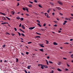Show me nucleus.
<instances>
[{
  "mask_svg": "<svg viewBox=\"0 0 73 73\" xmlns=\"http://www.w3.org/2000/svg\"><path fill=\"white\" fill-rule=\"evenodd\" d=\"M40 51H41L42 52H44L43 51V49L42 48V49H40Z\"/></svg>",
  "mask_w": 73,
  "mask_h": 73,
  "instance_id": "nucleus-19",
  "label": "nucleus"
},
{
  "mask_svg": "<svg viewBox=\"0 0 73 73\" xmlns=\"http://www.w3.org/2000/svg\"><path fill=\"white\" fill-rule=\"evenodd\" d=\"M34 28H35V27H30L29 28V29H30L31 30H32V29H33Z\"/></svg>",
  "mask_w": 73,
  "mask_h": 73,
  "instance_id": "nucleus-3",
  "label": "nucleus"
},
{
  "mask_svg": "<svg viewBox=\"0 0 73 73\" xmlns=\"http://www.w3.org/2000/svg\"><path fill=\"white\" fill-rule=\"evenodd\" d=\"M34 2H35V3H37V1H36V0H34Z\"/></svg>",
  "mask_w": 73,
  "mask_h": 73,
  "instance_id": "nucleus-45",
  "label": "nucleus"
},
{
  "mask_svg": "<svg viewBox=\"0 0 73 73\" xmlns=\"http://www.w3.org/2000/svg\"><path fill=\"white\" fill-rule=\"evenodd\" d=\"M43 44H40V46L41 47H44V46L43 45Z\"/></svg>",
  "mask_w": 73,
  "mask_h": 73,
  "instance_id": "nucleus-10",
  "label": "nucleus"
},
{
  "mask_svg": "<svg viewBox=\"0 0 73 73\" xmlns=\"http://www.w3.org/2000/svg\"><path fill=\"white\" fill-rule=\"evenodd\" d=\"M44 68H47L48 66H44Z\"/></svg>",
  "mask_w": 73,
  "mask_h": 73,
  "instance_id": "nucleus-20",
  "label": "nucleus"
},
{
  "mask_svg": "<svg viewBox=\"0 0 73 73\" xmlns=\"http://www.w3.org/2000/svg\"><path fill=\"white\" fill-rule=\"evenodd\" d=\"M31 43H32V42H28L27 44H31Z\"/></svg>",
  "mask_w": 73,
  "mask_h": 73,
  "instance_id": "nucleus-27",
  "label": "nucleus"
},
{
  "mask_svg": "<svg viewBox=\"0 0 73 73\" xmlns=\"http://www.w3.org/2000/svg\"><path fill=\"white\" fill-rule=\"evenodd\" d=\"M2 19H3V20H4L5 19V17H2Z\"/></svg>",
  "mask_w": 73,
  "mask_h": 73,
  "instance_id": "nucleus-32",
  "label": "nucleus"
},
{
  "mask_svg": "<svg viewBox=\"0 0 73 73\" xmlns=\"http://www.w3.org/2000/svg\"><path fill=\"white\" fill-rule=\"evenodd\" d=\"M46 63H47V65H48V60H46Z\"/></svg>",
  "mask_w": 73,
  "mask_h": 73,
  "instance_id": "nucleus-21",
  "label": "nucleus"
},
{
  "mask_svg": "<svg viewBox=\"0 0 73 73\" xmlns=\"http://www.w3.org/2000/svg\"><path fill=\"white\" fill-rule=\"evenodd\" d=\"M16 62H19V59L17 58H16Z\"/></svg>",
  "mask_w": 73,
  "mask_h": 73,
  "instance_id": "nucleus-9",
  "label": "nucleus"
},
{
  "mask_svg": "<svg viewBox=\"0 0 73 73\" xmlns=\"http://www.w3.org/2000/svg\"><path fill=\"white\" fill-rule=\"evenodd\" d=\"M46 24L45 23H44V24L43 25V26H46Z\"/></svg>",
  "mask_w": 73,
  "mask_h": 73,
  "instance_id": "nucleus-43",
  "label": "nucleus"
},
{
  "mask_svg": "<svg viewBox=\"0 0 73 73\" xmlns=\"http://www.w3.org/2000/svg\"><path fill=\"white\" fill-rule=\"evenodd\" d=\"M31 67V66L29 65L27 66V69H30V68Z\"/></svg>",
  "mask_w": 73,
  "mask_h": 73,
  "instance_id": "nucleus-6",
  "label": "nucleus"
},
{
  "mask_svg": "<svg viewBox=\"0 0 73 73\" xmlns=\"http://www.w3.org/2000/svg\"><path fill=\"white\" fill-rule=\"evenodd\" d=\"M38 35V34H37V38H38V37H39V38H40V36H37Z\"/></svg>",
  "mask_w": 73,
  "mask_h": 73,
  "instance_id": "nucleus-48",
  "label": "nucleus"
},
{
  "mask_svg": "<svg viewBox=\"0 0 73 73\" xmlns=\"http://www.w3.org/2000/svg\"><path fill=\"white\" fill-rule=\"evenodd\" d=\"M61 64V62H58V65H60Z\"/></svg>",
  "mask_w": 73,
  "mask_h": 73,
  "instance_id": "nucleus-16",
  "label": "nucleus"
},
{
  "mask_svg": "<svg viewBox=\"0 0 73 73\" xmlns=\"http://www.w3.org/2000/svg\"><path fill=\"white\" fill-rule=\"evenodd\" d=\"M28 6L29 7H32V5L31 4L29 5H28Z\"/></svg>",
  "mask_w": 73,
  "mask_h": 73,
  "instance_id": "nucleus-14",
  "label": "nucleus"
},
{
  "mask_svg": "<svg viewBox=\"0 0 73 73\" xmlns=\"http://www.w3.org/2000/svg\"><path fill=\"white\" fill-rule=\"evenodd\" d=\"M66 71H69L68 69H67V68L66 69Z\"/></svg>",
  "mask_w": 73,
  "mask_h": 73,
  "instance_id": "nucleus-54",
  "label": "nucleus"
},
{
  "mask_svg": "<svg viewBox=\"0 0 73 73\" xmlns=\"http://www.w3.org/2000/svg\"><path fill=\"white\" fill-rule=\"evenodd\" d=\"M46 43L47 44H48V42H49L47 40H46Z\"/></svg>",
  "mask_w": 73,
  "mask_h": 73,
  "instance_id": "nucleus-30",
  "label": "nucleus"
},
{
  "mask_svg": "<svg viewBox=\"0 0 73 73\" xmlns=\"http://www.w3.org/2000/svg\"><path fill=\"white\" fill-rule=\"evenodd\" d=\"M57 70H58V71H60V72L61 71H61V70L60 69V68H58Z\"/></svg>",
  "mask_w": 73,
  "mask_h": 73,
  "instance_id": "nucleus-12",
  "label": "nucleus"
},
{
  "mask_svg": "<svg viewBox=\"0 0 73 73\" xmlns=\"http://www.w3.org/2000/svg\"><path fill=\"white\" fill-rule=\"evenodd\" d=\"M37 25L39 26V27H42V25H40V24H39L38 23Z\"/></svg>",
  "mask_w": 73,
  "mask_h": 73,
  "instance_id": "nucleus-15",
  "label": "nucleus"
},
{
  "mask_svg": "<svg viewBox=\"0 0 73 73\" xmlns=\"http://www.w3.org/2000/svg\"><path fill=\"white\" fill-rule=\"evenodd\" d=\"M49 63H51V64H53V62H51V61H49Z\"/></svg>",
  "mask_w": 73,
  "mask_h": 73,
  "instance_id": "nucleus-41",
  "label": "nucleus"
},
{
  "mask_svg": "<svg viewBox=\"0 0 73 73\" xmlns=\"http://www.w3.org/2000/svg\"><path fill=\"white\" fill-rule=\"evenodd\" d=\"M60 15H63L62 13H60Z\"/></svg>",
  "mask_w": 73,
  "mask_h": 73,
  "instance_id": "nucleus-63",
  "label": "nucleus"
},
{
  "mask_svg": "<svg viewBox=\"0 0 73 73\" xmlns=\"http://www.w3.org/2000/svg\"><path fill=\"white\" fill-rule=\"evenodd\" d=\"M6 34L7 35H10V34H9V33H7Z\"/></svg>",
  "mask_w": 73,
  "mask_h": 73,
  "instance_id": "nucleus-50",
  "label": "nucleus"
},
{
  "mask_svg": "<svg viewBox=\"0 0 73 73\" xmlns=\"http://www.w3.org/2000/svg\"><path fill=\"white\" fill-rule=\"evenodd\" d=\"M64 44H69V42H65Z\"/></svg>",
  "mask_w": 73,
  "mask_h": 73,
  "instance_id": "nucleus-46",
  "label": "nucleus"
},
{
  "mask_svg": "<svg viewBox=\"0 0 73 73\" xmlns=\"http://www.w3.org/2000/svg\"><path fill=\"white\" fill-rule=\"evenodd\" d=\"M18 35L19 36H21V34L19 32H18Z\"/></svg>",
  "mask_w": 73,
  "mask_h": 73,
  "instance_id": "nucleus-29",
  "label": "nucleus"
},
{
  "mask_svg": "<svg viewBox=\"0 0 73 73\" xmlns=\"http://www.w3.org/2000/svg\"><path fill=\"white\" fill-rule=\"evenodd\" d=\"M19 3H18L17 4V6H19Z\"/></svg>",
  "mask_w": 73,
  "mask_h": 73,
  "instance_id": "nucleus-51",
  "label": "nucleus"
},
{
  "mask_svg": "<svg viewBox=\"0 0 73 73\" xmlns=\"http://www.w3.org/2000/svg\"><path fill=\"white\" fill-rule=\"evenodd\" d=\"M11 14H12V15H14V14H15L14 11H12L11 12Z\"/></svg>",
  "mask_w": 73,
  "mask_h": 73,
  "instance_id": "nucleus-7",
  "label": "nucleus"
},
{
  "mask_svg": "<svg viewBox=\"0 0 73 73\" xmlns=\"http://www.w3.org/2000/svg\"><path fill=\"white\" fill-rule=\"evenodd\" d=\"M2 15H4V16H5V14L3 13V14Z\"/></svg>",
  "mask_w": 73,
  "mask_h": 73,
  "instance_id": "nucleus-59",
  "label": "nucleus"
},
{
  "mask_svg": "<svg viewBox=\"0 0 73 73\" xmlns=\"http://www.w3.org/2000/svg\"><path fill=\"white\" fill-rule=\"evenodd\" d=\"M53 44H54V45H57L58 44V43H56V42H53Z\"/></svg>",
  "mask_w": 73,
  "mask_h": 73,
  "instance_id": "nucleus-13",
  "label": "nucleus"
},
{
  "mask_svg": "<svg viewBox=\"0 0 73 73\" xmlns=\"http://www.w3.org/2000/svg\"><path fill=\"white\" fill-rule=\"evenodd\" d=\"M40 65L41 66V67H40L41 68H42V69H44V65H43V64H39L38 66H40Z\"/></svg>",
  "mask_w": 73,
  "mask_h": 73,
  "instance_id": "nucleus-1",
  "label": "nucleus"
},
{
  "mask_svg": "<svg viewBox=\"0 0 73 73\" xmlns=\"http://www.w3.org/2000/svg\"><path fill=\"white\" fill-rule=\"evenodd\" d=\"M25 15H26V16H29V15L27 14H25Z\"/></svg>",
  "mask_w": 73,
  "mask_h": 73,
  "instance_id": "nucleus-33",
  "label": "nucleus"
},
{
  "mask_svg": "<svg viewBox=\"0 0 73 73\" xmlns=\"http://www.w3.org/2000/svg\"><path fill=\"white\" fill-rule=\"evenodd\" d=\"M5 17L7 18V20H10V19L8 17Z\"/></svg>",
  "mask_w": 73,
  "mask_h": 73,
  "instance_id": "nucleus-11",
  "label": "nucleus"
},
{
  "mask_svg": "<svg viewBox=\"0 0 73 73\" xmlns=\"http://www.w3.org/2000/svg\"><path fill=\"white\" fill-rule=\"evenodd\" d=\"M20 20L21 21H23L24 20V19L23 18H21Z\"/></svg>",
  "mask_w": 73,
  "mask_h": 73,
  "instance_id": "nucleus-17",
  "label": "nucleus"
},
{
  "mask_svg": "<svg viewBox=\"0 0 73 73\" xmlns=\"http://www.w3.org/2000/svg\"><path fill=\"white\" fill-rule=\"evenodd\" d=\"M37 34L38 35H41V33H37Z\"/></svg>",
  "mask_w": 73,
  "mask_h": 73,
  "instance_id": "nucleus-28",
  "label": "nucleus"
},
{
  "mask_svg": "<svg viewBox=\"0 0 73 73\" xmlns=\"http://www.w3.org/2000/svg\"><path fill=\"white\" fill-rule=\"evenodd\" d=\"M58 3L60 5H64V3L62 2H61V1H58Z\"/></svg>",
  "mask_w": 73,
  "mask_h": 73,
  "instance_id": "nucleus-2",
  "label": "nucleus"
},
{
  "mask_svg": "<svg viewBox=\"0 0 73 73\" xmlns=\"http://www.w3.org/2000/svg\"><path fill=\"white\" fill-rule=\"evenodd\" d=\"M50 4H51V5H54V4L52 2L50 3Z\"/></svg>",
  "mask_w": 73,
  "mask_h": 73,
  "instance_id": "nucleus-26",
  "label": "nucleus"
},
{
  "mask_svg": "<svg viewBox=\"0 0 73 73\" xmlns=\"http://www.w3.org/2000/svg\"><path fill=\"white\" fill-rule=\"evenodd\" d=\"M67 66L68 67H69V66H69V64H67Z\"/></svg>",
  "mask_w": 73,
  "mask_h": 73,
  "instance_id": "nucleus-58",
  "label": "nucleus"
},
{
  "mask_svg": "<svg viewBox=\"0 0 73 73\" xmlns=\"http://www.w3.org/2000/svg\"><path fill=\"white\" fill-rule=\"evenodd\" d=\"M21 27V24L20 23V25H19V27Z\"/></svg>",
  "mask_w": 73,
  "mask_h": 73,
  "instance_id": "nucleus-40",
  "label": "nucleus"
},
{
  "mask_svg": "<svg viewBox=\"0 0 73 73\" xmlns=\"http://www.w3.org/2000/svg\"><path fill=\"white\" fill-rule=\"evenodd\" d=\"M26 10L28 12H29V11H28V9L27 8H26Z\"/></svg>",
  "mask_w": 73,
  "mask_h": 73,
  "instance_id": "nucleus-24",
  "label": "nucleus"
},
{
  "mask_svg": "<svg viewBox=\"0 0 73 73\" xmlns=\"http://www.w3.org/2000/svg\"><path fill=\"white\" fill-rule=\"evenodd\" d=\"M21 27H22V28L23 29H25V28L24 27V25H22Z\"/></svg>",
  "mask_w": 73,
  "mask_h": 73,
  "instance_id": "nucleus-4",
  "label": "nucleus"
},
{
  "mask_svg": "<svg viewBox=\"0 0 73 73\" xmlns=\"http://www.w3.org/2000/svg\"><path fill=\"white\" fill-rule=\"evenodd\" d=\"M37 22H38L39 23H40V21L39 20H37Z\"/></svg>",
  "mask_w": 73,
  "mask_h": 73,
  "instance_id": "nucleus-34",
  "label": "nucleus"
},
{
  "mask_svg": "<svg viewBox=\"0 0 73 73\" xmlns=\"http://www.w3.org/2000/svg\"><path fill=\"white\" fill-rule=\"evenodd\" d=\"M8 24V23L7 22L3 23H1V24H2V25H4V24Z\"/></svg>",
  "mask_w": 73,
  "mask_h": 73,
  "instance_id": "nucleus-5",
  "label": "nucleus"
},
{
  "mask_svg": "<svg viewBox=\"0 0 73 73\" xmlns=\"http://www.w3.org/2000/svg\"><path fill=\"white\" fill-rule=\"evenodd\" d=\"M21 55H22L23 56H24V54L23 53L21 52Z\"/></svg>",
  "mask_w": 73,
  "mask_h": 73,
  "instance_id": "nucleus-38",
  "label": "nucleus"
},
{
  "mask_svg": "<svg viewBox=\"0 0 73 73\" xmlns=\"http://www.w3.org/2000/svg\"><path fill=\"white\" fill-rule=\"evenodd\" d=\"M63 58L64 60H67V58H66V57H63Z\"/></svg>",
  "mask_w": 73,
  "mask_h": 73,
  "instance_id": "nucleus-35",
  "label": "nucleus"
},
{
  "mask_svg": "<svg viewBox=\"0 0 73 73\" xmlns=\"http://www.w3.org/2000/svg\"><path fill=\"white\" fill-rule=\"evenodd\" d=\"M50 57L49 56H47V58H48V59H49L50 58Z\"/></svg>",
  "mask_w": 73,
  "mask_h": 73,
  "instance_id": "nucleus-47",
  "label": "nucleus"
},
{
  "mask_svg": "<svg viewBox=\"0 0 73 73\" xmlns=\"http://www.w3.org/2000/svg\"><path fill=\"white\" fill-rule=\"evenodd\" d=\"M21 35L22 36H23L24 37H25V35H24V34L21 33Z\"/></svg>",
  "mask_w": 73,
  "mask_h": 73,
  "instance_id": "nucleus-22",
  "label": "nucleus"
},
{
  "mask_svg": "<svg viewBox=\"0 0 73 73\" xmlns=\"http://www.w3.org/2000/svg\"><path fill=\"white\" fill-rule=\"evenodd\" d=\"M73 39L72 38H71V39H70V41H72Z\"/></svg>",
  "mask_w": 73,
  "mask_h": 73,
  "instance_id": "nucleus-60",
  "label": "nucleus"
},
{
  "mask_svg": "<svg viewBox=\"0 0 73 73\" xmlns=\"http://www.w3.org/2000/svg\"><path fill=\"white\" fill-rule=\"evenodd\" d=\"M56 8L57 9H58V10H59V9H60V7H56Z\"/></svg>",
  "mask_w": 73,
  "mask_h": 73,
  "instance_id": "nucleus-8",
  "label": "nucleus"
},
{
  "mask_svg": "<svg viewBox=\"0 0 73 73\" xmlns=\"http://www.w3.org/2000/svg\"><path fill=\"white\" fill-rule=\"evenodd\" d=\"M68 20H69L70 21H71V19H70V18H69V19H68Z\"/></svg>",
  "mask_w": 73,
  "mask_h": 73,
  "instance_id": "nucleus-53",
  "label": "nucleus"
},
{
  "mask_svg": "<svg viewBox=\"0 0 73 73\" xmlns=\"http://www.w3.org/2000/svg\"><path fill=\"white\" fill-rule=\"evenodd\" d=\"M54 27H57V25L55 24V25H54Z\"/></svg>",
  "mask_w": 73,
  "mask_h": 73,
  "instance_id": "nucleus-37",
  "label": "nucleus"
},
{
  "mask_svg": "<svg viewBox=\"0 0 73 73\" xmlns=\"http://www.w3.org/2000/svg\"><path fill=\"white\" fill-rule=\"evenodd\" d=\"M70 19H73V17H70Z\"/></svg>",
  "mask_w": 73,
  "mask_h": 73,
  "instance_id": "nucleus-56",
  "label": "nucleus"
},
{
  "mask_svg": "<svg viewBox=\"0 0 73 73\" xmlns=\"http://www.w3.org/2000/svg\"><path fill=\"white\" fill-rule=\"evenodd\" d=\"M23 11H25L26 9H25V8L23 7Z\"/></svg>",
  "mask_w": 73,
  "mask_h": 73,
  "instance_id": "nucleus-36",
  "label": "nucleus"
},
{
  "mask_svg": "<svg viewBox=\"0 0 73 73\" xmlns=\"http://www.w3.org/2000/svg\"><path fill=\"white\" fill-rule=\"evenodd\" d=\"M52 73H53L54 72V71L53 70L52 71ZM50 73H51V72H50Z\"/></svg>",
  "mask_w": 73,
  "mask_h": 73,
  "instance_id": "nucleus-61",
  "label": "nucleus"
},
{
  "mask_svg": "<svg viewBox=\"0 0 73 73\" xmlns=\"http://www.w3.org/2000/svg\"><path fill=\"white\" fill-rule=\"evenodd\" d=\"M44 14L46 16H47H47H48V14H47V13H45Z\"/></svg>",
  "mask_w": 73,
  "mask_h": 73,
  "instance_id": "nucleus-23",
  "label": "nucleus"
},
{
  "mask_svg": "<svg viewBox=\"0 0 73 73\" xmlns=\"http://www.w3.org/2000/svg\"><path fill=\"white\" fill-rule=\"evenodd\" d=\"M71 57L73 58V54H72L71 55Z\"/></svg>",
  "mask_w": 73,
  "mask_h": 73,
  "instance_id": "nucleus-31",
  "label": "nucleus"
},
{
  "mask_svg": "<svg viewBox=\"0 0 73 73\" xmlns=\"http://www.w3.org/2000/svg\"><path fill=\"white\" fill-rule=\"evenodd\" d=\"M3 13H1V12H0V14H1V15H3Z\"/></svg>",
  "mask_w": 73,
  "mask_h": 73,
  "instance_id": "nucleus-62",
  "label": "nucleus"
},
{
  "mask_svg": "<svg viewBox=\"0 0 73 73\" xmlns=\"http://www.w3.org/2000/svg\"><path fill=\"white\" fill-rule=\"evenodd\" d=\"M5 45L4 44V45L3 46V48H5Z\"/></svg>",
  "mask_w": 73,
  "mask_h": 73,
  "instance_id": "nucleus-42",
  "label": "nucleus"
},
{
  "mask_svg": "<svg viewBox=\"0 0 73 73\" xmlns=\"http://www.w3.org/2000/svg\"><path fill=\"white\" fill-rule=\"evenodd\" d=\"M7 60H5L4 62H7Z\"/></svg>",
  "mask_w": 73,
  "mask_h": 73,
  "instance_id": "nucleus-64",
  "label": "nucleus"
},
{
  "mask_svg": "<svg viewBox=\"0 0 73 73\" xmlns=\"http://www.w3.org/2000/svg\"><path fill=\"white\" fill-rule=\"evenodd\" d=\"M14 29H15V31H17V29H16V28H14Z\"/></svg>",
  "mask_w": 73,
  "mask_h": 73,
  "instance_id": "nucleus-39",
  "label": "nucleus"
},
{
  "mask_svg": "<svg viewBox=\"0 0 73 73\" xmlns=\"http://www.w3.org/2000/svg\"><path fill=\"white\" fill-rule=\"evenodd\" d=\"M56 10H55V9H53V11L54 12H55V11Z\"/></svg>",
  "mask_w": 73,
  "mask_h": 73,
  "instance_id": "nucleus-57",
  "label": "nucleus"
},
{
  "mask_svg": "<svg viewBox=\"0 0 73 73\" xmlns=\"http://www.w3.org/2000/svg\"><path fill=\"white\" fill-rule=\"evenodd\" d=\"M26 54H28L29 53H28V52H26Z\"/></svg>",
  "mask_w": 73,
  "mask_h": 73,
  "instance_id": "nucleus-49",
  "label": "nucleus"
},
{
  "mask_svg": "<svg viewBox=\"0 0 73 73\" xmlns=\"http://www.w3.org/2000/svg\"><path fill=\"white\" fill-rule=\"evenodd\" d=\"M29 3L31 4H32L33 3V2H31V1H29Z\"/></svg>",
  "mask_w": 73,
  "mask_h": 73,
  "instance_id": "nucleus-44",
  "label": "nucleus"
},
{
  "mask_svg": "<svg viewBox=\"0 0 73 73\" xmlns=\"http://www.w3.org/2000/svg\"><path fill=\"white\" fill-rule=\"evenodd\" d=\"M52 15H54V12H53V13H52Z\"/></svg>",
  "mask_w": 73,
  "mask_h": 73,
  "instance_id": "nucleus-52",
  "label": "nucleus"
},
{
  "mask_svg": "<svg viewBox=\"0 0 73 73\" xmlns=\"http://www.w3.org/2000/svg\"><path fill=\"white\" fill-rule=\"evenodd\" d=\"M16 18L17 19V20H20V17H17Z\"/></svg>",
  "mask_w": 73,
  "mask_h": 73,
  "instance_id": "nucleus-18",
  "label": "nucleus"
},
{
  "mask_svg": "<svg viewBox=\"0 0 73 73\" xmlns=\"http://www.w3.org/2000/svg\"><path fill=\"white\" fill-rule=\"evenodd\" d=\"M38 7H40V8H42V6H41V5H40V4L38 5Z\"/></svg>",
  "mask_w": 73,
  "mask_h": 73,
  "instance_id": "nucleus-25",
  "label": "nucleus"
},
{
  "mask_svg": "<svg viewBox=\"0 0 73 73\" xmlns=\"http://www.w3.org/2000/svg\"><path fill=\"white\" fill-rule=\"evenodd\" d=\"M64 22L65 23V24H66V23H67V21H64Z\"/></svg>",
  "mask_w": 73,
  "mask_h": 73,
  "instance_id": "nucleus-55",
  "label": "nucleus"
}]
</instances>
